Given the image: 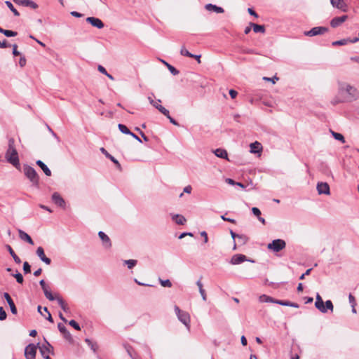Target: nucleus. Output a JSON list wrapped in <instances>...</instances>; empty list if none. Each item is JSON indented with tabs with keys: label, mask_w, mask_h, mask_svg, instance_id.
Wrapping results in <instances>:
<instances>
[{
	"label": "nucleus",
	"mask_w": 359,
	"mask_h": 359,
	"mask_svg": "<svg viewBox=\"0 0 359 359\" xmlns=\"http://www.w3.org/2000/svg\"><path fill=\"white\" fill-rule=\"evenodd\" d=\"M6 161L17 169L20 167L18 154L15 145V140L11 137L8 140V149L5 154Z\"/></svg>",
	"instance_id": "1"
},
{
	"label": "nucleus",
	"mask_w": 359,
	"mask_h": 359,
	"mask_svg": "<svg viewBox=\"0 0 359 359\" xmlns=\"http://www.w3.org/2000/svg\"><path fill=\"white\" fill-rule=\"evenodd\" d=\"M341 90L346 93V100L348 102H353L359 98V91L355 87L346 84Z\"/></svg>",
	"instance_id": "2"
},
{
	"label": "nucleus",
	"mask_w": 359,
	"mask_h": 359,
	"mask_svg": "<svg viewBox=\"0 0 359 359\" xmlns=\"http://www.w3.org/2000/svg\"><path fill=\"white\" fill-rule=\"evenodd\" d=\"M24 173L25 176L30 180L34 186H38L39 177L36 170L29 165L24 166Z\"/></svg>",
	"instance_id": "3"
},
{
	"label": "nucleus",
	"mask_w": 359,
	"mask_h": 359,
	"mask_svg": "<svg viewBox=\"0 0 359 359\" xmlns=\"http://www.w3.org/2000/svg\"><path fill=\"white\" fill-rule=\"evenodd\" d=\"M175 313L180 322H182L186 327L189 330L190 329V316L189 314L184 311L180 310V309L177 306H175L174 307Z\"/></svg>",
	"instance_id": "4"
},
{
	"label": "nucleus",
	"mask_w": 359,
	"mask_h": 359,
	"mask_svg": "<svg viewBox=\"0 0 359 359\" xmlns=\"http://www.w3.org/2000/svg\"><path fill=\"white\" fill-rule=\"evenodd\" d=\"M286 246L285 241L282 239H275L271 243H269L267 248L275 252H280Z\"/></svg>",
	"instance_id": "5"
},
{
	"label": "nucleus",
	"mask_w": 359,
	"mask_h": 359,
	"mask_svg": "<svg viewBox=\"0 0 359 359\" xmlns=\"http://www.w3.org/2000/svg\"><path fill=\"white\" fill-rule=\"evenodd\" d=\"M37 351V346L29 344L25 348V356L26 359H35Z\"/></svg>",
	"instance_id": "6"
},
{
	"label": "nucleus",
	"mask_w": 359,
	"mask_h": 359,
	"mask_svg": "<svg viewBox=\"0 0 359 359\" xmlns=\"http://www.w3.org/2000/svg\"><path fill=\"white\" fill-rule=\"evenodd\" d=\"M331 5L342 12H347L348 6L344 0H330Z\"/></svg>",
	"instance_id": "7"
},
{
	"label": "nucleus",
	"mask_w": 359,
	"mask_h": 359,
	"mask_svg": "<svg viewBox=\"0 0 359 359\" xmlns=\"http://www.w3.org/2000/svg\"><path fill=\"white\" fill-rule=\"evenodd\" d=\"M39 349L41 355L44 357L46 355H49L50 353H53V346L47 341L45 344L39 346Z\"/></svg>",
	"instance_id": "8"
},
{
	"label": "nucleus",
	"mask_w": 359,
	"mask_h": 359,
	"mask_svg": "<svg viewBox=\"0 0 359 359\" xmlns=\"http://www.w3.org/2000/svg\"><path fill=\"white\" fill-rule=\"evenodd\" d=\"M328 29L325 27H315L311 30L305 32V35L309 36H313L319 34H323L327 32Z\"/></svg>",
	"instance_id": "9"
},
{
	"label": "nucleus",
	"mask_w": 359,
	"mask_h": 359,
	"mask_svg": "<svg viewBox=\"0 0 359 359\" xmlns=\"http://www.w3.org/2000/svg\"><path fill=\"white\" fill-rule=\"evenodd\" d=\"M40 285L41 286V288L43 291L44 295L46 297L50 300L53 301L55 300V294H53L50 290H49V287L46 285L44 280H41L39 282Z\"/></svg>",
	"instance_id": "10"
},
{
	"label": "nucleus",
	"mask_w": 359,
	"mask_h": 359,
	"mask_svg": "<svg viewBox=\"0 0 359 359\" xmlns=\"http://www.w3.org/2000/svg\"><path fill=\"white\" fill-rule=\"evenodd\" d=\"M318 194L330 195V186L326 182H318L316 187Z\"/></svg>",
	"instance_id": "11"
},
{
	"label": "nucleus",
	"mask_w": 359,
	"mask_h": 359,
	"mask_svg": "<svg viewBox=\"0 0 359 359\" xmlns=\"http://www.w3.org/2000/svg\"><path fill=\"white\" fill-rule=\"evenodd\" d=\"M98 236L102 242V245L105 249H109L111 247V242L109 237L103 231H99Z\"/></svg>",
	"instance_id": "12"
},
{
	"label": "nucleus",
	"mask_w": 359,
	"mask_h": 359,
	"mask_svg": "<svg viewBox=\"0 0 359 359\" xmlns=\"http://www.w3.org/2000/svg\"><path fill=\"white\" fill-rule=\"evenodd\" d=\"M148 99L150 104H152L156 109H157L161 113H162L163 115H167L168 110L159 104L161 102V100L154 101L150 97H149Z\"/></svg>",
	"instance_id": "13"
},
{
	"label": "nucleus",
	"mask_w": 359,
	"mask_h": 359,
	"mask_svg": "<svg viewBox=\"0 0 359 359\" xmlns=\"http://www.w3.org/2000/svg\"><path fill=\"white\" fill-rule=\"evenodd\" d=\"M13 1L18 5L30 7L33 9L38 8V5L32 0H13Z\"/></svg>",
	"instance_id": "14"
},
{
	"label": "nucleus",
	"mask_w": 359,
	"mask_h": 359,
	"mask_svg": "<svg viewBox=\"0 0 359 359\" xmlns=\"http://www.w3.org/2000/svg\"><path fill=\"white\" fill-rule=\"evenodd\" d=\"M55 300H57L58 304L60 306L61 309L65 313H70V308L69 305L63 300V299L58 294H55Z\"/></svg>",
	"instance_id": "15"
},
{
	"label": "nucleus",
	"mask_w": 359,
	"mask_h": 359,
	"mask_svg": "<svg viewBox=\"0 0 359 359\" xmlns=\"http://www.w3.org/2000/svg\"><path fill=\"white\" fill-rule=\"evenodd\" d=\"M348 18L347 15H342L340 17H335L330 21V25L332 27H337L344 22Z\"/></svg>",
	"instance_id": "16"
},
{
	"label": "nucleus",
	"mask_w": 359,
	"mask_h": 359,
	"mask_svg": "<svg viewBox=\"0 0 359 359\" xmlns=\"http://www.w3.org/2000/svg\"><path fill=\"white\" fill-rule=\"evenodd\" d=\"M36 253L42 262L48 265L50 264L51 260L50 258L46 257L43 248L42 247H38Z\"/></svg>",
	"instance_id": "17"
},
{
	"label": "nucleus",
	"mask_w": 359,
	"mask_h": 359,
	"mask_svg": "<svg viewBox=\"0 0 359 359\" xmlns=\"http://www.w3.org/2000/svg\"><path fill=\"white\" fill-rule=\"evenodd\" d=\"M52 201L58 206L65 208V202L61 196L57 193L55 192L52 195Z\"/></svg>",
	"instance_id": "18"
},
{
	"label": "nucleus",
	"mask_w": 359,
	"mask_h": 359,
	"mask_svg": "<svg viewBox=\"0 0 359 359\" xmlns=\"http://www.w3.org/2000/svg\"><path fill=\"white\" fill-rule=\"evenodd\" d=\"M58 330L63 334V337L69 341H71L72 339V335L67 330L66 327L62 324L58 323L57 325Z\"/></svg>",
	"instance_id": "19"
},
{
	"label": "nucleus",
	"mask_w": 359,
	"mask_h": 359,
	"mask_svg": "<svg viewBox=\"0 0 359 359\" xmlns=\"http://www.w3.org/2000/svg\"><path fill=\"white\" fill-rule=\"evenodd\" d=\"M250 153L252 154H260L262 151V145L260 142L255 141L250 144Z\"/></svg>",
	"instance_id": "20"
},
{
	"label": "nucleus",
	"mask_w": 359,
	"mask_h": 359,
	"mask_svg": "<svg viewBox=\"0 0 359 359\" xmlns=\"http://www.w3.org/2000/svg\"><path fill=\"white\" fill-rule=\"evenodd\" d=\"M246 260H247V258L245 255H241V254H237V255H234L232 257V258L231 259V263L233 265H236V264H241L242 262H243Z\"/></svg>",
	"instance_id": "21"
},
{
	"label": "nucleus",
	"mask_w": 359,
	"mask_h": 359,
	"mask_svg": "<svg viewBox=\"0 0 359 359\" xmlns=\"http://www.w3.org/2000/svg\"><path fill=\"white\" fill-rule=\"evenodd\" d=\"M4 297L6 299L7 303L8 304L12 313L13 314H16L17 313V309L15 307V305L13 299H11V296L9 295V294L7 293V292H5L4 294Z\"/></svg>",
	"instance_id": "22"
},
{
	"label": "nucleus",
	"mask_w": 359,
	"mask_h": 359,
	"mask_svg": "<svg viewBox=\"0 0 359 359\" xmlns=\"http://www.w3.org/2000/svg\"><path fill=\"white\" fill-rule=\"evenodd\" d=\"M171 217H172V219L176 224H180V225L184 224L187 221L186 218L183 215H179V214H171Z\"/></svg>",
	"instance_id": "23"
},
{
	"label": "nucleus",
	"mask_w": 359,
	"mask_h": 359,
	"mask_svg": "<svg viewBox=\"0 0 359 359\" xmlns=\"http://www.w3.org/2000/svg\"><path fill=\"white\" fill-rule=\"evenodd\" d=\"M206 10L211 11H213L217 13H222L224 12V9L222 7H219L216 5L212 4H208L205 5Z\"/></svg>",
	"instance_id": "24"
},
{
	"label": "nucleus",
	"mask_w": 359,
	"mask_h": 359,
	"mask_svg": "<svg viewBox=\"0 0 359 359\" xmlns=\"http://www.w3.org/2000/svg\"><path fill=\"white\" fill-rule=\"evenodd\" d=\"M100 150L106 156L107 158H109L116 165V167L118 169H121V164L119 163V162L113 156L109 154L107 151V150L104 148H103V147H102L100 149Z\"/></svg>",
	"instance_id": "25"
},
{
	"label": "nucleus",
	"mask_w": 359,
	"mask_h": 359,
	"mask_svg": "<svg viewBox=\"0 0 359 359\" xmlns=\"http://www.w3.org/2000/svg\"><path fill=\"white\" fill-rule=\"evenodd\" d=\"M36 165H39L41 170L43 171L46 175L50 176L51 175V171L48 168V166L41 160H38L36 162Z\"/></svg>",
	"instance_id": "26"
},
{
	"label": "nucleus",
	"mask_w": 359,
	"mask_h": 359,
	"mask_svg": "<svg viewBox=\"0 0 359 359\" xmlns=\"http://www.w3.org/2000/svg\"><path fill=\"white\" fill-rule=\"evenodd\" d=\"M18 233H19L20 238L22 241H25L31 245L34 244V242H33L32 238L27 233H25V231H23L22 230H20V229L18 231Z\"/></svg>",
	"instance_id": "27"
},
{
	"label": "nucleus",
	"mask_w": 359,
	"mask_h": 359,
	"mask_svg": "<svg viewBox=\"0 0 359 359\" xmlns=\"http://www.w3.org/2000/svg\"><path fill=\"white\" fill-rule=\"evenodd\" d=\"M91 25L102 29L104 24L99 18L91 17Z\"/></svg>",
	"instance_id": "28"
},
{
	"label": "nucleus",
	"mask_w": 359,
	"mask_h": 359,
	"mask_svg": "<svg viewBox=\"0 0 359 359\" xmlns=\"http://www.w3.org/2000/svg\"><path fill=\"white\" fill-rule=\"evenodd\" d=\"M214 153L217 157L225 159L227 158L228 154L225 149H217L215 150Z\"/></svg>",
	"instance_id": "29"
},
{
	"label": "nucleus",
	"mask_w": 359,
	"mask_h": 359,
	"mask_svg": "<svg viewBox=\"0 0 359 359\" xmlns=\"http://www.w3.org/2000/svg\"><path fill=\"white\" fill-rule=\"evenodd\" d=\"M6 248H7L8 251L9 252L10 255L13 258L15 262L17 264H20L21 262V259L16 255V254L15 253V252L13 251L12 248L9 245H7Z\"/></svg>",
	"instance_id": "30"
},
{
	"label": "nucleus",
	"mask_w": 359,
	"mask_h": 359,
	"mask_svg": "<svg viewBox=\"0 0 359 359\" xmlns=\"http://www.w3.org/2000/svg\"><path fill=\"white\" fill-rule=\"evenodd\" d=\"M276 304H280L282 306H291V307H294V308L299 307V305L297 303L290 302H287V301L278 300V301H276Z\"/></svg>",
	"instance_id": "31"
},
{
	"label": "nucleus",
	"mask_w": 359,
	"mask_h": 359,
	"mask_svg": "<svg viewBox=\"0 0 359 359\" xmlns=\"http://www.w3.org/2000/svg\"><path fill=\"white\" fill-rule=\"evenodd\" d=\"M124 347L128 354V355L133 359V358H136V353L134 348L129 344L124 345Z\"/></svg>",
	"instance_id": "32"
},
{
	"label": "nucleus",
	"mask_w": 359,
	"mask_h": 359,
	"mask_svg": "<svg viewBox=\"0 0 359 359\" xmlns=\"http://www.w3.org/2000/svg\"><path fill=\"white\" fill-rule=\"evenodd\" d=\"M250 25L253 27V31L255 33H264L265 32V27L263 25H259L254 23H250Z\"/></svg>",
	"instance_id": "33"
},
{
	"label": "nucleus",
	"mask_w": 359,
	"mask_h": 359,
	"mask_svg": "<svg viewBox=\"0 0 359 359\" xmlns=\"http://www.w3.org/2000/svg\"><path fill=\"white\" fill-rule=\"evenodd\" d=\"M259 301L261 302H271V303H276L275 299H273L272 297L267 296L266 294H262L259 297Z\"/></svg>",
	"instance_id": "34"
},
{
	"label": "nucleus",
	"mask_w": 359,
	"mask_h": 359,
	"mask_svg": "<svg viewBox=\"0 0 359 359\" xmlns=\"http://www.w3.org/2000/svg\"><path fill=\"white\" fill-rule=\"evenodd\" d=\"M163 62L168 67V69H169V71L170 72V73L172 75L175 76V75L179 74L180 72L176 68H175L173 66H172L171 65L168 64V62H166L163 60Z\"/></svg>",
	"instance_id": "35"
},
{
	"label": "nucleus",
	"mask_w": 359,
	"mask_h": 359,
	"mask_svg": "<svg viewBox=\"0 0 359 359\" xmlns=\"http://www.w3.org/2000/svg\"><path fill=\"white\" fill-rule=\"evenodd\" d=\"M315 306L320 312L325 313L326 309H325L324 302H315Z\"/></svg>",
	"instance_id": "36"
},
{
	"label": "nucleus",
	"mask_w": 359,
	"mask_h": 359,
	"mask_svg": "<svg viewBox=\"0 0 359 359\" xmlns=\"http://www.w3.org/2000/svg\"><path fill=\"white\" fill-rule=\"evenodd\" d=\"M5 4L9 8V9L13 13V14L15 16H19L20 15L19 12L14 8L13 5L12 4V3L11 1H6L5 2Z\"/></svg>",
	"instance_id": "37"
},
{
	"label": "nucleus",
	"mask_w": 359,
	"mask_h": 359,
	"mask_svg": "<svg viewBox=\"0 0 359 359\" xmlns=\"http://www.w3.org/2000/svg\"><path fill=\"white\" fill-rule=\"evenodd\" d=\"M118 127L122 133L126 134V135L131 134L130 130L125 125L119 123L118 125Z\"/></svg>",
	"instance_id": "38"
},
{
	"label": "nucleus",
	"mask_w": 359,
	"mask_h": 359,
	"mask_svg": "<svg viewBox=\"0 0 359 359\" xmlns=\"http://www.w3.org/2000/svg\"><path fill=\"white\" fill-rule=\"evenodd\" d=\"M332 135L334 137L335 140L341 141L343 143L345 142V139L341 133H338L332 131Z\"/></svg>",
	"instance_id": "39"
},
{
	"label": "nucleus",
	"mask_w": 359,
	"mask_h": 359,
	"mask_svg": "<svg viewBox=\"0 0 359 359\" xmlns=\"http://www.w3.org/2000/svg\"><path fill=\"white\" fill-rule=\"evenodd\" d=\"M238 241L241 245H245L248 241V237L244 234L238 236Z\"/></svg>",
	"instance_id": "40"
},
{
	"label": "nucleus",
	"mask_w": 359,
	"mask_h": 359,
	"mask_svg": "<svg viewBox=\"0 0 359 359\" xmlns=\"http://www.w3.org/2000/svg\"><path fill=\"white\" fill-rule=\"evenodd\" d=\"M125 264L127 265L128 269H132V268H133L136 265L137 260H135V259H128V260L125 261Z\"/></svg>",
	"instance_id": "41"
},
{
	"label": "nucleus",
	"mask_w": 359,
	"mask_h": 359,
	"mask_svg": "<svg viewBox=\"0 0 359 359\" xmlns=\"http://www.w3.org/2000/svg\"><path fill=\"white\" fill-rule=\"evenodd\" d=\"M180 54L182 55H184V56H187V57H193V54L191 53L188 50H187L184 46H182L181 50H180Z\"/></svg>",
	"instance_id": "42"
},
{
	"label": "nucleus",
	"mask_w": 359,
	"mask_h": 359,
	"mask_svg": "<svg viewBox=\"0 0 359 359\" xmlns=\"http://www.w3.org/2000/svg\"><path fill=\"white\" fill-rule=\"evenodd\" d=\"M325 309H326V313L327 312V310H330L332 312L333 311V304L331 300H327L325 302Z\"/></svg>",
	"instance_id": "43"
},
{
	"label": "nucleus",
	"mask_w": 359,
	"mask_h": 359,
	"mask_svg": "<svg viewBox=\"0 0 359 359\" xmlns=\"http://www.w3.org/2000/svg\"><path fill=\"white\" fill-rule=\"evenodd\" d=\"M18 33L12 30L6 29L4 32V35L7 37H13L17 36Z\"/></svg>",
	"instance_id": "44"
},
{
	"label": "nucleus",
	"mask_w": 359,
	"mask_h": 359,
	"mask_svg": "<svg viewBox=\"0 0 359 359\" xmlns=\"http://www.w3.org/2000/svg\"><path fill=\"white\" fill-rule=\"evenodd\" d=\"M14 277L16 278V280L18 283H23V276L21 273H17L15 275H13Z\"/></svg>",
	"instance_id": "45"
},
{
	"label": "nucleus",
	"mask_w": 359,
	"mask_h": 359,
	"mask_svg": "<svg viewBox=\"0 0 359 359\" xmlns=\"http://www.w3.org/2000/svg\"><path fill=\"white\" fill-rule=\"evenodd\" d=\"M23 270H24L25 273H30V271H31V266H30V265L29 264V263L27 262H24Z\"/></svg>",
	"instance_id": "46"
},
{
	"label": "nucleus",
	"mask_w": 359,
	"mask_h": 359,
	"mask_svg": "<svg viewBox=\"0 0 359 359\" xmlns=\"http://www.w3.org/2000/svg\"><path fill=\"white\" fill-rule=\"evenodd\" d=\"M7 317V314L3 307H0V320H4Z\"/></svg>",
	"instance_id": "47"
},
{
	"label": "nucleus",
	"mask_w": 359,
	"mask_h": 359,
	"mask_svg": "<svg viewBox=\"0 0 359 359\" xmlns=\"http://www.w3.org/2000/svg\"><path fill=\"white\" fill-rule=\"evenodd\" d=\"M347 40L346 39H341L339 41H336L332 43L333 46H343L346 44Z\"/></svg>",
	"instance_id": "48"
},
{
	"label": "nucleus",
	"mask_w": 359,
	"mask_h": 359,
	"mask_svg": "<svg viewBox=\"0 0 359 359\" xmlns=\"http://www.w3.org/2000/svg\"><path fill=\"white\" fill-rule=\"evenodd\" d=\"M161 284L163 287H170L172 286V283L170 281V280L167 279V280H161Z\"/></svg>",
	"instance_id": "49"
},
{
	"label": "nucleus",
	"mask_w": 359,
	"mask_h": 359,
	"mask_svg": "<svg viewBox=\"0 0 359 359\" xmlns=\"http://www.w3.org/2000/svg\"><path fill=\"white\" fill-rule=\"evenodd\" d=\"M263 79L265 80V81H271L273 84L277 81H278V77H277L276 76L272 77V78H269V77H263Z\"/></svg>",
	"instance_id": "50"
},
{
	"label": "nucleus",
	"mask_w": 359,
	"mask_h": 359,
	"mask_svg": "<svg viewBox=\"0 0 359 359\" xmlns=\"http://www.w3.org/2000/svg\"><path fill=\"white\" fill-rule=\"evenodd\" d=\"M69 324L72 326L73 327H74L76 330H80V327H79V325L74 320H72L69 322Z\"/></svg>",
	"instance_id": "51"
},
{
	"label": "nucleus",
	"mask_w": 359,
	"mask_h": 359,
	"mask_svg": "<svg viewBox=\"0 0 359 359\" xmlns=\"http://www.w3.org/2000/svg\"><path fill=\"white\" fill-rule=\"evenodd\" d=\"M252 212L257 217L261 215V211L258 208L253 207L252 208Z\"/></svg>",
	"instance_id": "52"
},
{
	"label": "nucleus",
	"mask_w": 359,
	"mask_h": 359,
	"mask_svg": "<svg viewBox=\"0 0 359 359\" xmlns=\"http://www.w3.org/2000/svg\"><path fill=\"white\" fill-rule=\"evenodd\" d=\"M165 116L169 119L170 122L172 124H173V125H175V126H179V123H177V122L174 118H172L170 116V113H169V112L167 114V115H165Z\"/></svg>",
	"instance_id": "53"
},
{
	"label": "nucleus",
	"mask_w": 359,
	"mask_h": 359,
	"mask_svg": "<svg viewBox=\"0 0 359 359\" xmlns=\"http://www.w3.org/2000/svg\"><path fill=\"white\" fill-rule=\"evenodd\" d=\"M221 219L224 221L229 222H231L233 224H236V222L234 219L226 217L225 215H222Z\"/></svg>",
	"instance_id": "54"
},
{
	"label": "nucleus",
	"mask_w": 359,
	"mask_h": 359,
	"mask_svg": "<svg viewBox=\"0 0 359 359\" xmlns=\"http://www.w3.org/2000/svg\"><path fill=\"white\" fill-rule=\"evenodd\" d=\"M47 128H48V131L52 134V135L57 140V142H60V138L58 137V136L54 133V131L48 125H47Z\"/></svg>",
	"instance_id": "55"
},
{
	"label": "nucleus",
	"mask_w": 359,
	"mask_h": 359,
	"mask_svg": "<svg viewBox=\"0 0 359 359\" xmlns=\"http://www.w3.org/2000/svg\"><path fill=\"white\" fill-rule=\"evenodd\" d=\"M97 69H98V71H99L100 73H102V74H104V75L107 74V72L106 69H105L103 66H102V65H98V67H97Z\"/></svg>",
	"instance_id": "56"
},
{
	"label": "nucleus",
	"mask_w": 359,
	"mask_h": 359,
	"mask_svg": "<svg viewBox=\"0 0 359 359\" xmlns=\"http://www.w3.org/2000/svg\"><path fill=\"white\" fill-rule=\"evenodd\" d=\"M311 270H312V269H307V270L306 271V272H305V273H302V274L300 276L299 279H300V280H304L306 276H308V275H309V274H310V273H311Z\"/></svg>",
	"instance_id": "57"
},
{
	"label": "nucleus",
	"mask_w": 359,
	"mask_h": 359,
	"mask_svg": "<svg viewBox=\"0 0 359 359\" xmlns=\"http://www.w3.org/2000/svg\"><path fill=\"white\" fill-rule=\"evenodd\" d=\"M348 300L351 306L353 304L356 305L355 297L351 294H350L348 296Z\"/></svg>",
	"instance_id": "58"
},
{
	"label": "nucleus",
	"mask_w": 359,
	"mask_h": 359,
	"mask_svg": "<svg viewBox=\"0 0 359 359\" xmlns=\"http://www.w3.org/2000/svg\"><path fill=\"white\" fill-rule=\"evenodd\" d=\"M18 46L16 44L13 45V54L15 56L20 55V52L17 50Z\"/></svg>",
	"instance_id": "59"
},
{
	"label": "nucleus",
	"mask_w": 359,
	"mask_h": 359,
	"mask_svg": "<svg viewBox=\"0 0 359 359\" xmlns=\"http://www.w3.org/2000/svg\"><path fill=\"white\" fill-rule=\"evenodd\" d=\"M237 95H238V93H237V91H236L235 90L231 89V90H229V95L231 96V97L232 99L236 98V96H237Z\"/></svg>",
	"instance_id": "60"
},
{
	"label": "nucleus",
	"mask_w": 359,
	"mask_h": 359,
	"mask_svg": "<svg viewBox=\"0 0 359 359\" xmlns=\"http://www.w3.org/2000/svg\"><path fill=\"white\" fill-rule=\"evenodd\" d=\"M199 292L202 297V299L203 301H206L207 299V295H206V293H205V291L204 289H201V290H199Z\"/></svg>",
	"instance_id": "61"
},
{
	"label": "nucleus",
	"mask_w": 359,
	"mask_h": 359,
	"mask_svg": "<svg viewBox=\"0 0 359 359\" xmlns=\"http://www.w3.org/2000/svg\"><path fill=\"white\" fill-rule=\"evenodd\" d=\"M19 65L21 67H23L26 65V59L25 57H21L20 58Z\"/></svg>",
	"instance_id": "62"
},
{
	"label": "nucleus",
	"mask_w": 359,
	"mask_h": 359,
	"mask_svg": "<svg viewBox=\"0 0 359 359\" xmlns=\"http://www.w3.org/2000/svg\"><path fill=\"white\" fill-rule=\"evenodd\" d=\"M201 236H203V238H204V243H207L208 241V234L205 231H201Z\"/></svg>",
	"instance_id": "63"
},
{
	"label": "nucleus",
	"mask_w": 359,
	"mask_h": 359,
	"mask_svg": "<svg viewBox=\"0 0 359 359\" xmlns=\"http://www.w3.org/2000/svg\"><path fill=\"white\" fill-rule=\"evenodd\" d=\"M70 14L74 16V17H76V18H81L83 16V14L79 13V12H76V11H72L70 13Z\"/></svg>",
	"instance_id": "64"
}]
</instances>
